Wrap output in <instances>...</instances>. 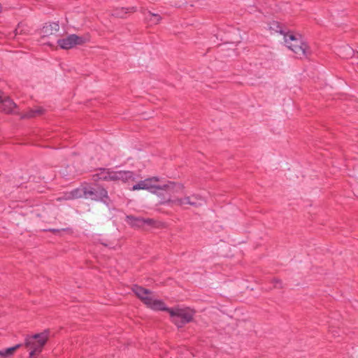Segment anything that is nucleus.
Instances as JSON below:
<instances>
[{
    "mask_svg": "<svg viewBox=\"0 0 358 358\" xmlns=\"http://www.w3.org/2000/svg\"><path fill=\"white\" fill-rule=\"evenodd\" d=\"M21 346L20 344H17L13 347L0 350L1 357H7L13 355V353Z\"/></svg>",
    "mask_w": 358,
    "mask_h": 358,
    "instance_id": "obj_18",
    "label": "nucleus"
},
{
    "mask_svg": "<svg viewBox=\"0 0 358 358\" xmlns=\"http://www.w3.org/2000/svg\"><path fill=\"white\" fill-rule=\"evenodd\" d=\"M133 292L146 306L154 310L167 311L171 321L179 328L192 321L194 312L190 308H169L165 303L159 299L155 298L152 293L147 289L135 285Z\"/></svg>",
    "mask_w": 358,
    "mask_h": 358,
    "instance_id": "obj_1",
    "label": "nucleus"
},
{
    "mask_svg": "<svg viewBox=\"0 0 358 358\" xmlns=\"http://www.w3.org/2000/svg\"><path fill=\"white\" fill-rule=\"evenodd\" d=\"M83 194L82 189L77 188L71 192H64L62 196L57 197L56 200L57 201L73 200L83 197Z\"/></svg>",
    "mask_w": 358,
    "mask_h": 358,
    "instance_id": "obj_10",
    "label": "nucleus"
},
{
    "mask_svg": "<svg viewBox=\"0 0 358 358\" xmlns=\"http://www.w3.org/2000/svg\"><path fill=\"white\" fill-rule=\"evenodd\" d=\"M184 186L180 183L169 181L162 184L159 178L151 177L139 181L132 187L131 190H148L154 194H158L159 191L163 190L171 194L182 192Z\"/></svg>",
    "mask_w": 358,
    "mask_h": 358,
    "instance_id": "obj_2",
    "label": "nucleus"
},
{
    "mask_svg": "<svg viewBox=\"0 0 358 358\" xmlns=\"http://www.w3.org/2000/svg\"><path fill=\"white\" fill-rule=\"evenodd\" d=\"M59 29V25L57 22H51L46 24L43 27L40 31L42 38L48 37L56 34Z\"/></svg>",
    "mask_w": 358,
    "mask_h": 358,
    "instance_id": "obj_9",
    "label": "nucleus"
},
{
    "mask_svg": "<svg viewBox=\"0 0 358 358\" xmlns=\"http://www.w3.org/2000/svg\"><path fill=\"white\" fill-rule=\"evenodd\" d=\"M80 189H82V192L83 194V196L86 199H91L92 200L94 201H100L106 204H108L110 201L108 192L102 187H83Z\"/></svg>",
    "mask_w": 358,
    "mask_h": 358,
    "instance_id": "obj_5",
    "label": "nucleus"
},
{
    "mask_svg": "<svg viewBox=\"0 0 358 358\" xmlns=\"http://www.w3.org/2000/svg\"><path fill=\"white\" fill-rule=\"evenodd\" d=\"M136 11V8H117L113 11V15L117 17L123 18L128 13H133Z\"/></svg>",
    "mask_w": 358,
    "mask_h": 358,
    "instance_id": "obj_14",
    "label": "nucleus"
},
{
    "mask_svg": "<svg viewBox=\"0 0 358 358\" xmlns=\"http://www.w3.org/2000/svg\"><path fill=\"white\" fill-rule=\"evenodd\" d=\"M145 20L151 24H157L160 22L162 17L158 14L148 11L145 16Z\"/></svg>",
    "mask_w": 358,
    "mask_h": 358,
    "instance_id": "obj_17",
    "label": "nucleus"
},
{
    "mask_svg": "<svg viewBox=\"0 0 358 358\" xmlns=\"http://www.w3.org/2000/svg\"><path fill=\"white\" fill-rule=\"evenodd\" d=\"M49 331L46 330L40 334L29 336L25 339L24 345L27 348L30 350V358H35V356L42 351L49 338Z\"/></svg>",
    "mask_w": 358,
    "mask_h": 358,
    "instance_id": "obj_4",
    "label": "nucleus"
},
{
    "mask_svg": "<svg viewBox=\"0 0 358 358\" xmlns=\"http://www.w3.org/2000/svg\"><path fill=\"white\" fill-rule=\"evenodd\" d=\"M85 43V39L83 37L78 36L76 34H71L66 38L57 41L58 45L65 50L73 48L77 45H82Z\"/></svg>",
    "mask_w": 358,
    "mask_h": 358,
    "instance_id": "obj_6",
    "label": "nucleus"
},
{
    "mask_svg": "<svg viewBox=\"0 0 358 358\" xmlns=\"http://www.w3.org/2000/svg\"><path fill=\"white\" fill-rule=\"evenodd\" d=\"M275 287H281V282L280 280H276L275 281Z\"/></svg>",
    "mask_w": 358,
    "mask_h": 358,
    "instance_id": "obj_21",
    "label": "nucleus"
},
{
    "mask_svg": "<svg viewBox=\"0 0 358 358\" xmlns=\"http://www.w3.org/2000/svg\"><path fill=\"white\" fill-rule=\"evenodd\" d=\"M22 32V30L20 29V26H18L17 28H16L14 31V35L10 36V38H15L17 35L20 34Z\"/></svg>",
    "mask_w": 358,
    "mask_h": 358,
    "instance_id": "obj_20",
    "label": "nucleus"
},
{
    "mask_svg": "<svg viewBox=\"0 0 358 358\" xmlns=\"http://www.w3.org/2000/svg\"><path fill=\"white\" fill-rule=\"evenodd\" d=\"M134 173L129 171H114L112 176V181L121 180L124 182L133 179Z\"/></svg>",
    "mask_w": 358,
    "mask_h": 358,
    "instance_id": "obj_11",
    "label": "nucleus"
},
{
    "mask_svg": "<svg viewBox=\"0 0 358 358\" xmlns=\"http://www.w3.org/2000/svg\"><path fill=\"white\" fill-rule=\"evenodd\" d=\"M285 45L294 52L299 58H306L310 55V50L301 36L293 32L287 31L284 36Z\"/></svg>",
    "mask_w": 358,
    "mask_h": 358,
    "instance_id": "obj_3",
    "label": "nucleus"
},
{
    "mask_svg": "<svg viewBox=\"0 0 358 358\" xmlns=\"http://www.w3.org/2000/svg\"><path fill=\"white\" fill-rule=\"evenodd\" d=\"M191 203H194V204H191V206L194 207H199L202 206L205 202V199L199 194H192L190 196Z\"/></svg>",
    "mask_w": 358,
    "mask_h": 358,
    "instance_id": "obj_16",
    "label": "nucleus"
},
{
    "mask_svg": "<svg viewBox=\"0 0 358 358\" xmlns=\"http://www.w3.org/2000/svg\"><path fill=\"white\" fill-rule=\"evenodd\" d=\"M270 29L275 31V32H279L280 34L283 35V36L287 32L283 29L282 26L278 22H273L270 25Z\"/></svg>",
    "mask_w": 358,
    "mask_h": 358,
    "instance_id": "obj_19",
    "label": "nucleus"
},
{
    "mask_svg": "<svg viewBox=\"0 0 358 358\" xmlns=\"http://www.w3.org/2000/svg\"><path fill=\"white\" fill-rule=\"evenodd\" d=\"M164 203H169L171 205L174 206H184L185 205H190L194 204V203H191L190 196H186L183 198L180 199H168L167 201H164Z\"/></svg>",
    "mask_w": 358,
    "mask_h": 358,
    "instance_id": "obj_12",
    "label": "nucleus"
},
{
    "mask_svg": "<svg viewBox=\"0 0 358 358\" xmlns=\"http://www.w3.org/2000/svg\"><path fill=\"white\" fill-rule=\"evenodd\" d=\"M357 66H358V62H357Z\"/></svg>",
    "mask_w": 358,
    "mask_h": 358,
    "instance_id": "obj_22",
    "label": "nucleus"
},
{
    "mask_svg": "<svg viewBox=\"0 0 358 358\" xmlns=\"http://www.w3.org/2000/svg\"><path fill=\"white\" fill-rule=\"evenodd\" d=\"M114 171L107 169H100L99 172L96 174L99 180L112 181V176Z\"/></svg>",
    "mask_w": 358,
    "mask_h": 358,
    "instance_id": "obj_13",
    "label": "nucleus"
},
{
    "mask_svg": "<svg viewBox=\"0 0 358 358\" xmlns=\"http://www.w3.org/2000/svg\"><path fill=\"white\" fill-rule=\"evenodd\" d=\"M126 221L128 224L132 227L143 228L144 226H155L156 221L152 219H144L142 217H134L133 215H127Z\"/></svg>",
    "mask_w": 358,
    "mask_h": 358,
    "instance_id": "obj_7",
    "label": "nucleus"
},
{
    "mask_svg": "<svg viewBox=\"0 0 358 358\" xmlns=\"http://www.w3.org/2000/svg\"><path fill=\"white\" fill-rule=\"evenodd\" d=\"M0 110L7 113H19L16 104L1 91Z\"/></svg>",
    "mask_w": 358,
    "mask_h": 358,
    "instance_id": "obj_8",
    "label": "nucleus"
},
{
    "mask_svg": "<svg viewBox=\"0 0 358 358\" xmlns=\"http://www.w3.org/2000/svg\"><path fill=\"white\" fill-rule=\"evenodd\" d=\"M43 110L41 108L29 109L27 113L21 115V118H32L43 114Z\"/></svg>",
    "mask_w": 358,
    "mask_h": 358,
    "instance_id": "obj_15",
    "label": "nucleus"
}]
</instances>
